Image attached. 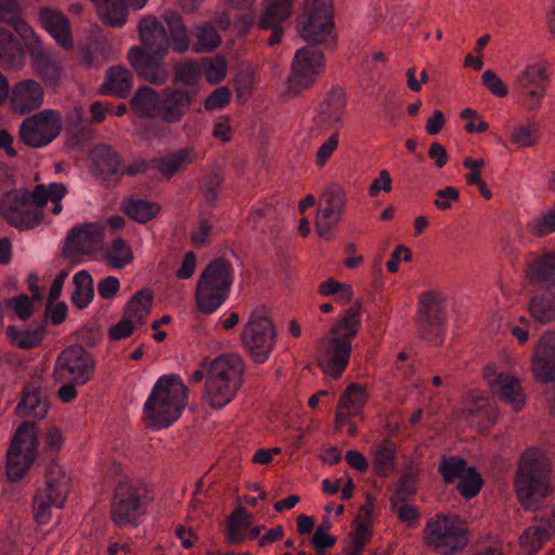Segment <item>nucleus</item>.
Returning <instances> with one entry per match:
<instances>
[{
	"mask_svg": "<svg viewBox=\"0 0 555 555\" xmlns=\"http://www.w3.org/2000/svg\"><path fill=\"white\" fill-rule=\"evenodd\" d=\"M37 430L26 421L16 430L7 454V475L13 481H20L35 461L38 450Z\"/></svg>",
	"mask_w": 555,
	"mask_h": 555,
	"instance_id": "obj_12",
	"label": "nucleus"
},
{
	"mask_svg": "<svg viewBox=\"0 0 555 555\" xmlns=\"http://www.w3.org/2000/svg\"><path fill=\"white\" fill-rule=\"evenodd\" d=\"M153 302L152 294L146 289L137 292L127 302L122 318L108 330L113 340L129 337L133 331L146 321Z\"/></svg>",
	"mask_w": 555,
	"mask_h": 555,
	"instance_id": "obj_19",
	"label": "nucleus"
},
{
	"mask_svg": "<svg viewBox=\"0 0 555 555\" xmlns=\"http://www.w3.org/2000/svg\"><path fill=\"white\" fill-rule=\"evenodd\" d=\"M339 143V135L334 132L322 145L319 147L315 155V164L318 167H323L331 158Z\"/></svg>",
	"mask_w": 555,
	"mask_h": 555,
	"instance_id": "obj_61",
	"label": "nucleus"
},
{
	"mask_svg": "<svg viewBox=\"0 0 555 555\" xmlns=\"http://www.w3.org/2000/svg\"><path fill=\"white\" fill-rule=\"evenodd\" d=\"M193 36L196 40L194 50L196 52H208L216 49L220 41V35L217 29L210 24L198 25L193 30Z\"/></svg>",
	"mask_w": 555,
	"mask_h": 555,
	"instance_id": "obj_44",
	"label": "nucleus"
},
{
	"mask_svg": "<svg viewBox=\"0 0 555 555\" xmlns=\"http://www.w3.org/2000/svg\"><path fill=\"white\" fill-rule=\"evenodd\" d=\"M101 21L114 27L126 23L128 10L124 0H95Z\"/></svg>",
	"mask_w": 555,
	"mask_h": 555,
	"instance_id": "obj_38",
	"label": "nucleus"
},
{
	"mask_svg": "<svg viewBox=\"0 0 555 555\" xmlns=\"http://www.w3.org/2000/svg\"><path fill=\"white\" fill-rule=\"evenodd\" d=\"M528 228L530 233L535 236H544L555 232V207L541 218L530 221Z\"/></svg>",
	"mask_w": 555,
	"mask_h": 555,
	"instance_id": "obj_52",
	"label": "nucleus"
},
{
	"mask_svg": "<svg viewBox=\"0 0 555 555\" xmlns=\"http://www.w3.org/2000/svg\"><path fill=\"white\" fill-rule=\"evenodd\" d=\"M160 95L150 87H141L131 99V108L141 117L160 118Z\"/></svg>",
	"mask_w": 555,
	"mask_h": 555,
	"instance_id": "obj_35",
	"label": "nucleus"
},
{
	"mask_svg": "<svg viewBox=\"0 0 555 555\" xmlns=\"http://www.w3.org/2000/svg\"><path fill=\"white\" fill-rule=\"evenodd\" d=\"M232 283V264L221 258L210 261L197 282L195 300L199 311L215 312L228 298Z\"/></svg>",
	"mask_w": 555,
	"mask_h": 555,
	"instance_id": "obj_7",
	"label": "nucleus"
},
{
	"mask_svg": "<svg viewBox=\"0 0 555 555\" xmlns=\"http://www.w3.org/2000/svg\"><path fill=\"white\" fill-rule=\"evenodd\" d=\"M469 467L464 459L443 455L440 460L438 472L446 483H453L456 479L460 480Z\"/></svg>",
	"mask_w": 555,
	"mask_h": 555,
	"instance_id": "obj_43",
	"label": "nucleus"
},
{
	"mask_svg": "<svg viewBox=\"0 0 555 555\" xmlns=\"http://www.w3.org/2000/svg\"><path fill=\"white\" fill-rule=\"evenodd\" d=\"M249 526V519L243 509H237L228 520V541L240 544L245 540L244 530Z\"/></svg>",
	"mask_w": 555,
	"mask_h": 555,
	"instance_id": "obj_47",
	"label": "nucleus"
},
{
	"mask_svg": "<svg viewBox=\"0 0 555 555\" xmlns=\"http://www.w3.org/2000/svg\"><path fill=\"white\" fill-rule=\"evenodd\" d=\"M424 534L427 544L441 555L455 554L467 543L466 525L455 515L437 516L429 520Z\"/></svg>",
	"mask_w": 555,
	"mask_h": 555,
	"instance_id": "obj_10",
	"label": "nucleus"
},
{
	"mask_svg": "<svg viewBox=\"0 0 555 555\" xmlns=\"http://www.w3.org/2000/svg\"><path fill=\"white\" fill-rule=\"evenodd\" d=\"M333 5L331 0H313L298 18L301 38L309 43L298 49L292 64L288 88L300 93L309 88L324 69L323 52L318 46L333 47Z\"/></svg>",
	"mask_w": 555,
	"mask_h": 555,
	"instance_id": "obj_2",
	"label": "nucleus"
},
{
	"mask_svg": "<svg viewBox=\"0 0 555 555\" xmlns=\"http://www.w3.org/2000/svg\"><path fill=\"white\" fill-rule=\"evenodd\" d=\"M482 83L494 95L504 98L508 94V88L503 80L491 69L482 74Z\"/></svg>",
	"mask_w": 555,
	"mask_h": 555,
	"instance_id": "obj_56",
	"label": "nucleus"
},
{
	"mask_svg": "<svg viewBox=\"0 0 555 555\" xmlns=\"http://www.w3.org/2000/svg\"><path fill=\"white\" fill-rule=\"evenodd\" d=\"M43 95V89L37 81L23 80L13 87L10 104L15 113L27 114L42 104Z\"/></svg>",
	"mask_w": 555,
	"mask_h": 555,
	"instance_id": "obj_27",
	"label": "nucleus"
},
{
	"mask_svg": "<svg viewBox=\"0 0 555 555\" xmlns=\"http://www.w3.org/2000/svg\"><path fill=\"white\" fill-rule=\"evenodd\" d=\"M49 409L47 398L42 395L39 387L28 384L24 387L22 399L16 406V413L20 417L42 420Z\"/></svg>",
	"mask_w": 555,
	"mask_h": 555,
	"instance_id": "obj_31",
	"label": "nucleus"
},
{
	"mask_svg": "<svg viewBox=\"0 0 555 555\" xmlns=\"http://www.w3.org/2000/svg\"><path fill=\"white\" fill-rule=\"evenodd\" d=\"M512 141L518 146H532L538 141V131L533 127L519 126L514 130Z\"/></svg>",
	"mask_w": 555,
	"mask_h": 555,
	"instance_id": "obj_57",
	"label": "nucleus"
},
{
	"mask_svg": "<svg viewBox=\"0 0 555 555\" xmlns=\"http://www.w3.org/2000/svg\"><path fill=\"white\" fill-rule=\"evenodd\" d=\"M66 194V188L63 183L53 182L48 185L38 184L31 193L36 208L42 211V208L50 201L53 203L52 214L59 215L62 210L61 199Z\"/></svg>",
	"mask_w": 555,
	"mask_h": 555,
	"instance_id": "obj_37",
	"label": "nucleus"
},
{
	"mask_svg": "<svg viewBox=\"0 0 555 555\" xmlns=\"http://www.w3.org/2000/svg\"><path fill=\"white\" fill-rule=\"evenodd\" d=\"M98 293L103 299L113 298L120 288L119 280L113 275L103 278L98 283Z\"/></svg>",
	"mask_w": 555,
	"mask_h": 555,
	"instance_id": "obj_64",
	"label": "nucleus"
},
{
	"mask_svg": "<svg viewBox=\"0 0 555 555\" xmlns=\"http://www.w3.org/2000/svg\"><path fill=\"white\" fill-rule=\"evenodd\" d=\"M195 99L194 88H165L160 95V119L169 124L180 121Z\"/></svg>",
	"mask_w": 555,
	"mask_h": 555,
	"instance_id": "obj_23",
	"label": "nucleus"
},
{
	"mask_svg": "<svg viewBox=\"0 0 555 555\" xmlns=\"http://www.w3.org/2000/svg\"><path fill=\"white\" fill-rule=\"evenodd\" d=\"M293 0H268V4L262 12L259 26L263 29H270L268 38L269 46H275L281 42L283 28L282 23L292 14Z\"/></svg>",
	"mask_w": 555,
	"mask_h": 555,
	"instance_id": "obj_25",
	"label": "nucleus"
},
{
	"mask_svg": "<svg viewBox=\"0 0 555 555\" xmlns=\"http://www.w3.org/2000/svg\"><path fill=\"white\" fill-rule=\"evenodd\" d=\"M397 447L391 440L377 441L371 447L372 464L375 474L388 477L396 468Z\"/></svg>",
	"mask_w": 555,
	"mask_h": 555,
	"instance_id": "obj_34",
	"label": "nucleus"
},
{
	"mask_svg": "<svg viewBox=\"0 0 555 555\" xmlns=\"http://www.w3.org/2000/svg\"><path fill=\"white\" fill-rule=\"evenodd\" d=\"M93 175L106 184L117 183L124 176V167L118 154L106 144L96 145L90 153Z\"/></svg>",
	"mask_w": 555,
	"mask_h": 555,
	"instance_id": "obj_24",
	"label": "nucleus"
},
{
	"mask_svg": "<svg viewBox=\"0 0 555 555\" xmlns=\"http://www.w3.org/2000/svg\"><path fill=\"white\" fill-rule=\"evenodd\" d=\"M201 76L204 75L211 83L221 81L227 73V63L223 57H204L199 64Z\"/></svg>",
	"mask_w": 555,
	"mask_h": 555,
	"instance_id": "obj_48",
	"label": "nucleus"
},
{
	"mask_svg": "<svg viewBox=\"0 0 555 555\" xmlns=\"http://www.w3.org/2000/svg\"><path fill=\"white\" fill-rule=\"evenodd\" d=\"M415 477L411 473H405L402 476H400L396 485L395 494L391 496L390 500L409 501L415 495Z\"/></svg>",
	"mask_w": 555,
	"mask_h": 555,
	"instance_id": "obj_53",
	"label": "nucleus"
},
{
	"mask_svg": "<svg viewBox=\"0 0 555 555\" xmlns=\"http://www.w3.org/2000/svg\"><path fill=\"white\" fill-rule=\"evenodd\" d=\"M443 298L440 294L426 292L420 298V333L424 339L440 345L443 341Z\"/></svg>",
	"mask_w": 555,
	"mask_h": 555,
	"instance_id": "obj_18",
	"label": "nucleus"
},
{
	"mask_svg": "<svg viewBox=\"0 0 555 555\" xmlns=\"http://www.w3.org/2000/svg\"><path fill=\"white\" fill-rule=\"evenodd\" d=\"M102 338L101 330L94 325H87L77 333V340L83 349L86 347L92 348L98 345Z\"/></svg>",
	"mask_w": 555,
	"mask_h": 555,
	"instance_id": "obj_60",
	"label": "nucleus"
},
{
	"mask_svg": "<svg viewBox=\"0 0 555 555\" xmlns=\"http://www.w3.org/2000/svg\"><path fill=\"white\" fill-rule=\"evenodd\" d=\"M533 373L542 383L555 380V333L546 332L533 352Z\"/></svg>",
	"mask_w": 555,
	"mask_h": 555,
	"instance_id": "obj_26",
	"label": "nucleus"
},
{
	"mask_svg": "<svg viewBox=\"0 0 555 555\" xmlns=\"http://www.w3.org/2000/svg\"><path fill=\"white\" fill-rule=\"evenodd\" d=\"M133 256L130 248L121 238H115L107 251V259L112 267L122 269L131 262Z\"/></svg>",
	"mask_w": 555,
	"mask_h": 555,
	"instance_id": "obj_50",
	"label": "nucleus"
},
{
	"mask_svg": "<svg viewBox=\"0 0 555 555\" xmlns=\"http://www.w3.org/2000/svg\"><path fill=\"white\" fill-rule=\"evenodd\" d=\"M0 217L17 229H33L40 223L43 214L36 208L31 193L20 189V191L7 192L2 195Z\"/></svg>",
	"mask_w": 555,
	"mask_h": 555,
	"instance_id": "obj_14",
	"label": "nucleus"
},
{
	"mask_svg": "<svg viewBox=\"0 0 555 555\" xmlns=\"http://www.w3.org/2000/svg\"><path fill=\"white\" fill-rule=\"evenodd\" d=\"M7 306L13 310L21 320H27L34 311V302L26 294H20L8 300Z\"/></svg>",
	"mask_w": 555,
	"mask_h": 555,
	"instance_id": "obj_54",
	"label": "nucleus"
},
{
	"mask_svg": "<svg viewBox=\"0 0 555 555\" xmlns=\"http://www.w3.org/2000/svg\"><path fill=\"white\" fill-rule=\"evenodd\" d=\"M188 388L175 374L162 375L154 384L144 406L152 428H165L176 422L186 405Z\"/></svg>",
	"mask_w": 555,
	"mask_h": 555,
	"instance_id": "obj_5",
	"label": "nucleus"
},
{
	"mask_svg": "<svg viewBox=\"0 0 555 555\" xmlns=\"http://www.w3.org/2000/svg\"><path fill=\"white\" fill-rule=\"evenodd\" d=\"M244 365L237 354H222L210 364L204 398L215 410L228 405L243 384Z\"/></svg>",
	"mask_w": 555,
	"mask_h": 555,
	"instance_id": "obj_6",
	"label": "nucleus"
},
{
	"mask_svg": "<svg viewBox=\"0 0 555 555\" xmlns=\"http://www.w3.org/2000/svg\"><path fill=\"white\" fill-rule=\"evenodd\" d=\"M516 495L526 511H538L546 505L552 493L551 463L539 450H527L520 459L516 478Z\"/></svg>",
	"mask_w": 555,
	"mask_h": 555,
	"instance_id": "obj_3",
	"label": "nucleus"
},
{
	"mask_svg": "<svg viewBox=\"0 0 555 555\" xmlns=\"http://www.w3.org/2000/svg\"><path fill=\"white\" fill-rule=\"evenodd\" d=\"M125 214L139 223H146L154 219L159 206L147 199L131 197L124 203Z\"/></svg>",
	"mask_w": 555,
	"mask_h": 555,
	"instance_id": "obj_41",
	"label": "nucleus"
},
{
	"mask_svg": "<svg viewBox=\"0 0 555 555\" xmlns=\"http://www.w3.org/2000/svg\"><path fill=\"white\" fill-rule=\"evenodd\" d=\"M345 106V99L341 89H334L321 105V112L334 120H339Z\"/></svg>",
	"mask_w": 555,
	"mask_h": 555,
	"instance_id": "obj_51",
	"label": "nucleus"
},
{
	"mask_svg": "<svg viewBox=\"0 0 555 555\" xmlns=\"http://www.w3.org/2000/svg\"><path fill=\"white\" fill-rule=\"evenodd\" d=\"M231 100V92L227 87H219L215 89L211 94L205 100V108L207 111H215L224 107Z\"/></svg>",
	"mask_w": 555,
	"mask_h": 555,
	"instance_id": "obj_59",
	"label": "nucleus"
},
{
	"mask_svg": "<svg viewBox=\"0 0 555 555\" xmlns=\"http://www.w3.org/2000/svg\"><path fill=\"white\" fill-rule=\"evenodd\" d=\"M345 192L338 185H328L323 192L315 217V229L320 237L332 241L334 231L345 210Z\"/></svg>",
	"mask_w": 555,
	"mask_h": 555,
	"instance_id": "obj_17",
	"label": "nucleus"
},
{
	"mask_svg": "<svg viewBox=\"0 0 555 555\" xmlns=\"http://www.w3.org/2000/svg\"><path fill=\"white\" fill-rule=\"evenodd\" d=\"M104 227L98 222L74 227L67 234L64 253L68 257L89 255L102 247Z\"/></svg>",
	"mask_w": 555,
	"mask_h": 555,
	"instance_id": "obj_21",
	"label": "nucleus"
},
{
	"mask_svg": "<svg viewBox=\"0 0 555 555\" xmlns=\"http://www.w3.org/2000/svg\"><path fill=\"white\" fill-rule=\"evenodd\" d=\"M60 131V115L52 109H44L23 120L20 138L26 145L38 149L52 142Z\"/></svg>",
	"mask_w": 555,
	"mask_h": 555,
	"instance_id": "obj_16",
	"label": "nucleus"
},
{
	"mask_svg": "<svg viewBox=\"0 0 555 555\" xmlns=\"http://www.w3.org/2000/svg\"><path fill=\"white\" fill-rule=\"evenodd\" d=\"M222 177L218 172H211L205 177L203 190L205 199L209 205H215L219 196V188L222 184Z\"/></svg>",
	"mask_w": 555,
	"mask_h": 555,
	"instance_id": "obj_55",
	"label": "nucleus"
},
{
	"mask_svg": "<svg viewBox=\"0 0 555 555\" xmlns=\"http://www.w3.org/2000/svg\"><path fill=\"white\" fill-rule=\"evenodd\" d=\"M95 362L91 353L81 346H69L55 362L56 380H74L78 385L87 384L94 374Z\"/></svg>",
	"mask_w": 555,
	"mask_h": 555,
	"instance_id": "obj_15",
	"label": "nucleus"
},
{
	"mask_svg": "<svg viewBox=\"0 0 555 555\" xmlns=\"http://www.w3.org/2000/svg\"><path fill=\"white\" fill-rule=\"evenodd\" d=\"M485 379L502 401L509 404L515 411L521 410L526 402V396L516 377L488 367L485 372Z\"/></svg>",
	"mask_w": 555,
	"mask_h": 555,
	"instance_id": "obj_22",
	"label": "nucleus"
},
{
	"mask_svg": "<svg viewBox=\"0 0 555 555\" xmlns=\"http://www.w3.org/2000/svg\"><path fill=\"white\" fill-rule=\"evenodd\" d=\"M164 20L168 31L157 18H143L139 24V33L145 49L132 47L128 52V60L137 74L157 86L164 85L169 78V65L163 60L169 47L178 53H184L190 48L181 16L169 11L164 14Z\"/></svg>",
	"mask_w": 555,
	"mask_h": 555,
	"instance_id": "obj_1",
	"label": "nucleus"
},
{
	"mask_svg": "<svg viewBox=\"0 0 555 555\" xmlns=\"http://www.w3.org/2000/svg\"><path fill=\"white\" fill-rule=\"evenodd\" d=\"M552 517L539 525L526 529L520 540L531 552L538 551L548 538L555 533V507H551Z\"/></svg>",
	"mask_w": 555,
	"mask_h": 555,
	"instance_id": "obj_36",
	"label": "nucleus"
},
{
	"mask_svg": "<svg viewBox=\"0 0 555 555\" xmlns=\"http://www.w3.org/2000/svg\"><path fill=\"white\" fill-rule=\"evenodd\" d=\"M482 483L480 474L470 466L459 480L457 490L465 499L469 500L479 493Z\"/></svg>",
	"mask_w": 555,
	"mask_h": 555,
	"instance_id": "obj_49",
	"label": "nucleus"
},
{
	"mask_svg": "<svg viewBox=\"0 0 555 555\" xmlns=\"http://www.w3.org/2000/svg\"><path fill=\"white\" fill-rule=\"evenodd\" d=\"M527 276L541 282L539 293L529 305L532 318L543 323L555 320V253L534 259L528 266Z\"/></svg>",
	"mask_w": 555,
	"mask_h": 555,
	"instance_id": "obj_8",
	"label": "nucleus"
},
{
	"mask_svg": "<svg viewBox=\"0 0 555 555\" xmlns=\"http://www.w3.org/2000/svg\"><path fill=\"white\" fill-rule=\"evenodd\" d=\"M360 326V307H350L332 327L330 336L322 341L318 359L325 375L335 379L341 376L349 363L352 340Z\"/></svg>",
	"mask_w": 555,
	"mask_h": 555,
	"instance_id": "obj_4",
	"label": "nucleus"
},
{
	"mask_svg": "<svg viewBox=\"0 0 555 555\" xmlns=\"http://www.w3.org/2000/svg\"><path fill=\"white\" fill-rule=\"evenodd\" d=\"M74 291L72 293V301L78 309H85L89 306L94 297L93 280L91 274L81 270L74 278Z\"/></svg>",
	"mask_w": 555,
	"mask_h": 555,
	"instance_id": "obj_39",
	"label": "nucleus"
},
{
	"mask_svg": "<svg viewBox=\"0 0 555 555\" xmlns=\"http://www.w3.org/2000/svg\"><path fill=\"white\" fill-rule=\"evenodd\" d=\"M196 159L195 151L192 147L181 149L167 156L156 157L151 160V168L163 177H171L184 171L186 167Z\"/></svg>",
	"mask_w": 555,
	"mask_h": 555,
	"instance_id": "obj_30",
	"label": "nucleus"
},
{
	"mask_svg": "<svg viewBox=\"0 0 555 555\" xmlns=\"http://www.w3.org/2000/svg\"><path fill=\"white\" fill-rule=\"evenodd\" d=\"M69 492V477L53 460L46 472V483L39 487L33 500L34 518L40 525L51 518V508H62Z\"/></svg>",
	"mask_w": 555,
	"mask_h": 555,
	"instance_id": "obj_9",
	"label": "nucleus"
},
{
	"mask_svg": "<svg viewBox=\"0 0 555 555\" xmlns=\"http://www.w3.org/2000/svg\"><path fill=\"white\" fill-rule=\"evenodd\" d=\"M365 389L357 383L350 384L339 400V408L348 410L350 414H358L366 402Z\"/></svg>",
	"mask_w": 555,
	"mask_h": 555,
	"instance_id": "obj_45",
	"label": "nucleus"
},
{
	"mask_svg": "<svg viewBox=\"0 0 555 555\" xmlns=\"http://www.w3.org/2000/svg\"><path fill=\"white\" fill-rule=\"evenodd\" d=\"M8 333L12 343L18 348L31 349L39 346L43 339L46 334V321H40L38 325H31L23 331L10 327Z\"/></svg>",
	"mask_w": 555,
	"mask_h": 555,
	"instance_id": "obj_40",
	"label": "nucleus"
},
{
	"mask_svg": "<svg viewBox=\"0 0 555 555\" xmlns=\"http://www.w3.org/2000/svg\"><path fill=\"white\" fill-rule=\"evenodd\" d=\"M133 86L132 73L121 65L112 66L106 70L105 80L100 91L103 94L126 98Z\"/></svg>",
	"mask_w": 555,
	"mask_h": 555,
	"instance_id": "obj_33",
	"label": "nucleus"
},
{
	"mask_svg": "<svg viewBox=\"0 0 555 555\" xmlns=\"http://www.w3.org/2000/svg\"><path fill=\"white\" fill-rule=\"evenodd\" d=\"M67 315V306L65 302H57L54 304V301H50V298H48V302L46 306V312H44V319L42 321H48L53 325H59L62 322L65 321Z\"/></svg>",
	"mask_w": 555,
	"mask_h": 555,
	"instance_id": "obj_62",
	"label": "nucleus"
},
{
	"mask_svg": "<svg viewBox=\"0 0 555 555\" xmlns=\"http://www.w3.org/2000/svg\"><path fill=\"white\" fill-rule=\"evenodd\" d=\"M211 222L201 217L197 228L191 233V242L195 247H202L207 243V238L211 231Z\"/></svg>",
	"mask_w": 555,
	"mask_h": 555,
	"instance_id": "obj_63",
	"label": "nucleus"
},
{
	"mask_svg": "<svg viewBox=\"0 0 555 555\" xmlns=\"http://www.w3.org/2000/svg\"><path fill=\"white\" fill-rule=\"evenodd\" d=\"M201 77L199 64L195 62H182L175 66V81L183 85L180 87L181 89L194 88L196 96L199 92L198 80Z\"/></svg>",
	"mask_w": 555,
	"mask_h": 555,
	"instance_id": "obj_42",
	"label": "nucleus"
},
{
	"mask_svg": "<svg viewBox=\"0 0 555 555\" xmlns=\"http://www.w3.org/2000/svg\"><path fill=\"white\" fill-rule=\"evenodd\" d=\"M25 40V48L30 54V57L36 66L40 76L50 83H56L60 78V68L44 50L37 36L31 33Z\"/></svg>",
	"mask_w": 555,
	"mask_h": 555,
	"instance_id": "obj_28",
	"label": "nucleus"
},
{
	"mask_svg": "<svg viewBox=\"0 0 555 555\" xmlns=\"http://www.w3.org/2000/svg\"><path fill=\"white\" fill-rule=\"evenodd\" d=\"M0 22L10 23L23 39L33 33L27 24L18 18L15 0H0Z\"/></svg>",
	"mask_w": 555,
	"mask_h": 555,
	"instance_id": "obj_46",
	"label": "nucleus"
},
{
	"mask_svg": "<svg viewBox=\"0 0 555 555\" xmlns=\"http://www.w3.org/2000/svg\"><path fill=\"white\" fill-rule=\"evenodd\" d=\"M405 502L390 500V507L401 521L410 524L418 518V512L415 506L405 504Z\"/></svg>",
	"mask_w": 555,
	"mask_h": 555,
	"instance_id": "obj_58",
	"label": "nucleus"
},
{
	"mask_svg": "<svg viewBox=\"0 0 555 555\" xmlns=\"http://www.w3.org/2000/svg\"><path fill=\"white\" fill-rule=\"evenodd\" d=\"M276 341V332L271 319L262 311L250 313L242 333V343L245 350L256 363H264Z\"/></svg>",
	"mask_w": 555,
	"mask_h": 555,
	"instance_id": "obj_13",
	"label": "nucleus"
},
{
	"mask_svg": "<svg viewBox=\"0 0 555 555\" xmlns=\"http://www.w3.org/2000/svg\"><path fill=\"white\" fill-rule=\"evenodd\" d=\"M146 491L142 487L119 480L111 506L113 524L118 528L137 527L145 515Z\"/></svg>",
	"mask_w": 555,
	"mask_h": 555,
	"instance_id": "obj_11",
	"label": "nucleus"
},
{
	"mask_svg": "<svg viewBox=\"0 0 555 555\" xmlns=\"http://www.w3.org/2000/svg\"><path fill=\"white\" fill-rule=\"evenodd\" d=\"M39 20L44 29L64 49L73 47L69 20L61 12L44 8L39 13Z\"/></svg>",
	"mask_w": 555,
	"mask_h": 555,
	"instance_id": "obj_29",
	"label": "nucleus"
},
{
	"mask_svg": "<svg viewBox=\"0 0 555 555\" xmlns=\"http://www.w3.org/2000/svg\"><path fill=\"white\" fill-rule=\"evenodd\" d=\"M25 62V49L20 39L9 29L0 26V65L21 68Z\"/></svg>",
	"mask_w": 555,
	"mask_h": 555,
	"instance_id": "obj_32",
	"label": "nucleus"
},
{
	"mask_svg": "<svg viewBox=\"0 0 555 555\" xmlns=\"http://www.w3.org/2000/svg\"><path fill=\"white\" fill-rule=\"evenodd\" d=\"M514 83L526 108L535 111L544 98L547 86L545 69L538 64L528 65L514 77Z\"/></svg>",
	"mask_w": 555,
	"mask_h": 555,
	"instance_id": "obj_20",
	"label": "nucleus"
}]
</instances>
